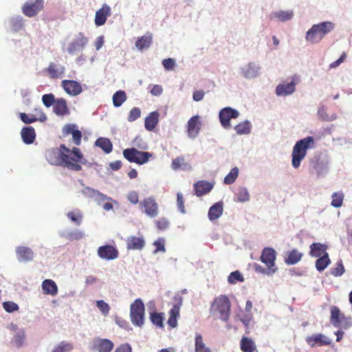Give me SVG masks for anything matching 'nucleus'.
Segmentation results:
<instances>
[{
    "mask_svg": "<svg viewBox=\"0 0 352 352\" xmlns=\"http://www.w3.org/2000/svg\"><path fill=\"white\" fill-rule=\"evenodd\" d=\"M45 156L50 164L62 166L74 171L81 170V164L86 162L83 153L79 148L74 147L72 149H69L65 144H60L59 148L47 149Z\"/></svg>",
    "mask_w": 352,
    "mask_h": 352,
    "instance_id": "nucleus-1",
    "label": "nucleus"
},
{
    "mask_svg": "<svg viewBox=\"0 0 352 352\" xmlns=\"http://www.w3.org/2000/svg\"><path fill=\"white\" fill-rule=\"evenodd\" d=\"M314 146V138L311 136L306 137L296 143L292 153V164L294 168H299L300 162L305 157L308 149Z\"/></svg>",
    "mask_w": 352,
    "mask_h": 352,
    "instance_id": "nucleus-2",
    "label": "nucleus"
},
{
    "mask_svg": "<svg viewBox=\"0 0 352 352\" xmlns=\"http://www.w3.org/2000/svg\"><path fill=\"white\" fill-rule=\"evenodd\" d=\"M210 311L212 314L218 316L221 320L228 321L231 311V302L229 298L226 295L216 297L210 305Z\"/></svg>",
    "mask_w": 352,
    "mask_h": 352,
    "instance_id": "nucleus-3",
    "label": "nucleus"
},
{
    "mask_svg": "<svg viewBox=\"0 0 352 352\" xmlns=\"http://www.w3.org/2000/svg\"><path fill=\"white\" fill-rule=\"evenodd\" d=\"M334 28L335 24L331 21H324L313 25L307 32L306 40L311 43H318Z\"/></svg>",
    "mask_w": 352,
    "mask_h": 352,
    "instance_id": "nucleus-4",
    "label": "nucleus"
},
{
    "mask_svg": "<svg viewBox=\"0 0 352 352\" xmlns=\"http://www.w3.org/2000/svg\"><path fill=\"white\" fill-rule=\"evenodd\" d=\"M330 312V322L334 327L347 329L352 326L351 318L346 317L338 307H331Z\"/></svg>",
    "mask_w": 352,
    "mask_h": 352,
    "instance_id": "nucleus-5",
    "label": "nucleus"
},
{
    "mask_svg": "<svg viewBox=\"0 0 352 352\" xmlns=\"http://www.w3.org/2000/svg\"><path fill=\"white\" fill-rule=\"evenodd\" d=\"M144 305L140 298L136 299L130 306V318L135 326L141 327L144 320Z\"/></svg>",
    "mask_w": 352,
    "mask_h": 352,
    "instance_id": "nucleus-6",
    "label": "nucleus"
},
{
    "mask_svg": "<svg viewBox=\"0 0 352 352\" xmlns=\"http://www.w3.org/2000/svg\"><path fill=\"white\" fill-rule=\"evenodd\" d=\"M123 156L129 162L142 165L148 162L152 157V154L148 152L140 151L135 148H131L124 149Z\"/></svg>",
    "mask_w": 352,
    "mask_h": 352,
    "instance_id": "nucleus-7",
    "label": "nucleus"
},
{
    "mask_svg": "<svg viewBox=\"0 0 352 352\" xmlns=\"http://www.w3.org/2000/svg\"><path fill=\"white\" fill-rule=\"evenodd\" d=\"M113 347L114 344L111 340L96 337L92 340L90 349L94 352H111Z\"/></svg>",
    "mask_w": 352,
    "mask_h": 352,
    "instance_id": "nucleus-8",
    "label": "nucleus"
},
{
    "mask_svg": "<svg viewBox=\"0 0 352 352\" xmlns=\"http://www.w3.org/2000/svg\"><path fill=\"white\" fill-rule=\"evenodd\" d=\"M44 8V0H30L22 6L23 13L28 16L33 17L37 15Z\"/></svg>",
    "mask_w": 352,
    "mask_h": 352,
    "instance_id": "nucleus-9",
    "label": "nucleus"
},
{
    "mask_svg": "<svg viewBox=\"0 0 352 352\" xmlns=\"http://www.w3.org/2000/svg\"><path fill=\"white\" fill-rule=\"evenodd\" d=\"M276 258V251L272 248H265L261 255V261L269 268V272L275 273L277 267L275 266Z\"/></svg>",
    "mask_w": 352,
    "mask_h": 352,
    "instance_id": "nucleus-10",
    "label": "nucleus"
},
{
    "mask_svg": "<svg viewBox=\"0 0 352 352\" xmlns=\"http://www.w3.org/2000/svg\"><path fill=\"white\" fill-rule=\"evenodd\" d=\"M239 116V111L231 107L223 108L219 113L220 123L226 129L231 128L230 120L232 118H236Z\"/></svg>",
    "mask_w": 352,
    "mask_h": 352,
    "instance_id": "nucleus-11",
    "label": "nucleus"
},
{
    "mask_svg": "<svg viewBox=\"0 0 352 352\" xmlns=\"http://www.w3.org/2000/svg\"><path fill=\"white\" fill-rule=\"evenodd\" d=\"M97 253L100 258L107 261L114 260L119 256V252L117 248L111 245H104L99 247Z\"/></svg>",
    "mask_w": 352,
    "mask_h": 352,
    "instance_id": "nucleus-12",
    "label": "nucleus"
},
{
    "mask_svg": "<svg viewBox=\"0 0 352 352\" xmlns=\"http://www.w3.org/2000/svg\"><path fill=\"white\" fill-rule=\"evenodd\" d=\"M61 87L67 94L72 96H76L81 94L82 91L80 84L78 82L73 80H62Z\"/></svg>",
    "mask_w": 352,
    "mask_h": 352,
    "instance_id": "nucleus-13",
    "label": "nucleus"
},
{
    "mask_svg": "<svg viewBox=\"0 0 352 352\" xmlns=\"http://www.w3.org/2000/svg\"><path fill=\"white\" fill-rule=\"evenodd\" d=\"M63 133L64 136L71 134L72 135V141L76 146L81 144L82 133L78 129V126L74 124H67L63 128Z\"/></svg>",
    "mask_w": 352,
    "mask_h": 352,
    "instance_id": "nucleus-14",
    "label": "nucleus"
},
{
    "mask_svg": "<svg viewBox=\"0 0 352 352\" xmlns=\"http://www.w3.org/2000/svg\"><path fill=\"white\" fill-rule=\"evenodd\" d=\"M140 205L144 208V212L148 217L153 218L157 216L159 212L158 205L153 197L145 198Z\"/></svg>",
    "mask_w": 352,
    "mask_h": 352,
    "instance_id": "nucleus-15",
    "label": "nucleus"
},
{
    "mask_svg": "<svg viewBox=\"0 0 352 352\" xmlns=\"http://www.w3.org/2000/svg\"><path fill=\"white\" fill-rule=\"evenodd\" d=\"M88 43V38L83 33H79L78 38L71 42L67 47V52L70 54L81 51Z\"/></svg>",
    "mask_w": 352,
    "mask_h": 352,
    "instance_id": "nucleus-16",
    "label": "nucleus"
},
{
    "mask_svg": "<svg viewBox=\"0 0 352 352\" xmlns=\"http://www.w3.org/2000/svg\"><path fill=\"white\" fill-rule=\"evenodd\" d=\"M111 15V8L106 3L103 4L96 12L95 24L96 26L103 25L109 16Z\"/></svg>",
    "mask_w": 352,
    "mask_h": 352,
    "instance_id": "nucleus-17",
    "label": "nucleus"
},
{
    "mask_svg": "<svg viewBox=\"0 0 352 352\" xmlns=\"http://www.w3.org/2000/svg\"><path fill=\"white\" fill-rule=\"evenodd\" d=\"M307 343L311 347L316 346H328L331 344V340L322 333L314 334L306 338Z\"/></svg>",
    "mask_w": 352,
    "mask_h": 352,
    "instance_id": "nucleus-18",
    "label": "nucleus"
},
{
    "mask_svg": "<svg viewBox=\"0 0 352 352\" xmlns=\"http://www.w3.org/2000/svg\"><path fill=\"white\" fill-rule=\"evenodd\" d=\"M65 68L63 65L51 62L46 68L49 77L52 79L61 78L64 76Z\"/></svg>",
    "mask_w": 352,
    "mask_h": 352,
    "instance_id": "nucleus-19",
    "label": "nucleus"
},
{
    "mask_svg": "<svg viewBox=\"0 0 352 352\" xmlns=\"http://www.w3.org/2000/svg\"><path fill=\"white\" fill-rule=\"evenodd\" d=\"M214 185L207 181L200 180L194 184L195 194L197 197H201L209 193L213 188Z\"/></svg>",
    "mask_w": 352,
    "mask_h": 352,
    "instance_id": "nucleus-20",
    "label": "nucleus"
},
{
    "mask_svg": "<svg viewBox=\"0 0 352 352\" xmlns=\"http://www.w3.org/2000/svg\"><path fill=\"white\" fill-rule=\"evenodd\" d=\"M16 254L19 261L28 262L34 258L33 251L28 247L18 246L16 248Z\"/></svg>",
    "mask_w": 352,
    "mask_h": 352,
    "instance_id": "nucleus-21",
    "label": "nucleus"
},
{
    "mask_svg": "<svg viewBox=\"0 0 352 352\" xmlns=\"http://www.w3.org/2000/svg\"><path fill=\"white\" fill-rule=\"evenodd\" d=\"M199 116H192L188 122L187 132L188 135L190 138H195L200 130Z\"/></svg>",
    "mask_w": 352,
    "mask_h": 352,
    "instance_id": "nucleus-22",
    "label": "nucleus"
},
{
    "mask_svg": "<svg viewBox=\"0 0 352 352\" xmlns=\"http://www.w3.org/2000/svg\"><path fill=\"white\" fill-rule=\"evenodd\" d=\"M240 349L243 352H258L255 342L246 336H243L240 340Z\"/></svg>",
    "mask_w": 352,
    "mask_h": 352,
    "instance_id": "nucleus-23",
    "label": "nucleus"
},
{
    "mask_svg": "<svg viewBox=\"0 0 352 352\" xmlns=\"http://www.w3.org/2000/svg\"><path fill=\"white\" fill-rule=\"evenodd\" d=\"M144 245L145 241L142 236H131L128 237L126 241V248L128 250H142Z\"/></svg>",
    "mask_w": 352,
    "mask_h": 352,
    "instance_id": "nucleus-24",
    "label": "nucleus"
},
{
    "mask_svg": "<svg viewBox=\"0 0 352 352\" xmlns=\"http://www.w3.org/2000/svg\"><path fill=\"white\" fill-rule=\"evenodd\" d=\"M21 138L26 144H30L34 142L36 138V133L32 126H25L21 129Z\"/></svg>",
    "mask_w": 352,
    "mask_h": 352,
    "instance_id": "nucleus-25",
    "label": "nucleus"
},
{
    "mask_svg": "<svg viewBox=\"0 0 352 352\" xmlns=\"http://www.w3.org/2000/svg\"><path fill=\"white\" fill-rule=\"evenodd\" d=\"M160 114L157 111H153L145 118V129L148 131H152L157 125Z\"/></svg>",
    "mask_w": 352,
    "mask_h": 352,
    "instance_id": "nucleus-26",
    "label": "nucleus"
},
{
    "mask_svg": "<svg viewBox=\"0 0 352 352\" xmlns=\"http://www.w3.org/2000/svg\"><path fill=\"white\" fill-rule=\"evenodd\" d=\"M153 43V36L150 32H147L145 35L139 37L135 42V47L139 50H143L150 47Z\"/></svg>",
    "mask_w": 352,
    "mask_h": 352,
    "instance_id": "nucleus-27",
    "label": "nucleus"
},
{
    "mask_svg": "<svg viewBox=\"0 0 352 352\" xmlns=\"http://www.w3.org/2000/svg\"><path fill=\"white\" fill-rule=\"evenodd\" d=\"M295 83L292 81L287 84H280L276 88L277 96H287L293 94L295 90Z\"/></svg>",
    "mask_w": 352,
    "mask_h": 352,
    "instance_id": "nucleus-28",
    "label": "nucleus"
},
{
    "mask_svg": "<svg viewBox=\"0 0 352 352\" xmlns=\"http://www.w3.org/2000/svg\"><path fill=\"white\" fill-rule=\"evenodd\" d=\"M53 111L58 116H65L69 113L66 100L59 98L56 100L53 105Z\"/></svg>",
    "mask_w": 352,
    "mask_h": 352,
    "instance_id": "nucleus-29",
    "label": "nucleus"
},
{
    "mask_svg": "<svg viewBox=\"0 0 352 352\" xmlns=\"http://www.w3.org/2000/svg\"><path fill=\"white\" fill-rule=\"evenodd\" d=\"M42 289L45 294L55 296L58 294V287L51 279H46L42 283Z\"/></svg>",
    "mask_w": 352,
    "mask_h": 352,
    "instance_id": "nucleus-30",
    "label": "nucleus"
},
{
    "mask_svg": "<svg viewBox=\"0 0 352 352\" xmlns=\"http://www.w3.org/2000/svg\"><path fill=\"white\" fill-rule=\"evenodd\" d=\"M223 211L222 202H217L212 206L208 211V218L210 220L213 221L219 218Z\"/></svg>",
    "mask_w": 352,
    "mask_h": 352,
    "instance_id": "nucleus-31",
    "label": "nucleus"
},
{
    "mask_svg": "<svg viewBox=\"0 0 352 352\" xmlns=\"http://www.w3.org/2000/svg\"><path fill=\"white\" fill-rule=\"evenodd\" d=\"M258 67L254 63H250L247 66L242 68V74L244 78L250 79L255 78L258 74Z\"/></svg>",
    "mask_w": 352,
    "mask_h": 352,
    "instance_id": "nucleus-32",
    "label": "nucleus"
},
{
    "mask_svg": "<svg viewBox=\"0 0 352 352\" xmlns=\"http://www.w3.org/2000/svg\"><path fill=\"white\" fill-rule=\"evenodd\" d=\"M327 246L320 243H314L310 245L309 254L313 257H320L324 254Z\"/></svg>",
    "mask_w": 352,
    "mask_h": 352,
    "instance_id": "nucleus-33",
    "label": "nucleus"
},
{
    "mask_svg": "<svg viewBox=\"0 0 352 352\" xmlns=\"http://www.w3.org/2000/svg\"><path fill=\"white\" fill-rule=\"evenodd\" d=\"M179 315V306L174 305L171 309L169 311V318L168 320V324L171 328H175L177 325V318Z\"/></svg>",
    "mask_w": 352,
    "mask_h": 352,
    "instance_id": "nucleus-34",
    "label": "nucleus"
},
{
    "mask_svg": "<svg viewBox=\"0 0 352 352\" xmlns=\"http://www.w3.org/2000/svg\"><path fill=\"white\" fill-rule=\"evenodd\" d=\"M302 253L294 249L287 253V257L285 258V261L287 265H294L302 259Z\"/></svg>",
    "mask_w": 352,
    "mask_h": 352,
    "instance_id": "nucleus-35",
    "label": "nucleus"
},
{
    "mask_svg": "<svg viewBox=\"0 0 352 352\" xmlns=\"http://www.w3.org/2000/svg\"><path fill=\"white\" fill-rule=\"evenodd\" d=\"M96 146L100 147L106 153H109L112 151L113 144L109 139L107 138H99L95 142Z\"/></svg>",
    "mask_w": 352,
    "mask_h": 352,
    "instance_id": "nucleus-36",
    "label": "nucleus"
},
{
    "mask_svg": "<svg viewBox=\"0 0 352 352\" xmlns=\"http://www.w3.org/2000/svg\"><path fill=\"white\" fill-rule=\"evenodd\" d=\"M171 167L173 170L182 168L183 170H188L190 168V165L186 162L184 157H177L172 160Z\"/></svg>",
    "mask_w": 352,
    "mask_h": 352,
    "instance_id": "nucleus-37",
    "label": "nucleus"
},
{
    "mask_svg": "<svg viewBox=\"0 0 352 352\" xmlns=\"http://www.w3.org/2000/svg\"><path fill=\"white\" fill-rule=\"evenodd\" d=\"M331 263L329 254L325 252L324 255L320 256L316 261V267L319 272L323 271Z\"/></svg>",
    "mask_w": 352,
    "mask_h": 352,
    "instance_id": "nucleus-38",
    "label": "nucleus"
},
{
    "mask_svg": "<svg viewBox=\"0 0 352 352\" xmlns=\"http://www.w3.org/2000/svg\"><path fill=\"white\" fill-rule=\"evenodd\" d=\"M195 352H211L203 342V338L199 333H197L195 336Z\"/></svg>",
    "mask_w": 352,
    "mask_h": 352,
    "instance_id": "nucleus-39",
    "label": "nucleus"
},
{
    "mask_svg": "<svg viewBox=\"0 0 352 352\" xmlns=\"http://www.w3.org/2000/svg\"><path fill=\"white\" fill-rule=\"evenodd\" d=\"M274 16L278 21L285 22L291 20L294 16V12L292 10L283 11L280 10L273 14Z\"/></svg>",
    "mask_w": 352,
    "mask_h": 352,
    "instance_id": "nucleus-40",
    "label": "nucleus"
},
{
    "mask_svg": "<svg viewBox=\"0 0 352 352\" xmlns=\"http://www.w3.org/2000/svg\"><path fill=\"white\" fill-rule=\"evenodd\" d=\"M234 130L236 131L237 134H248L251 131V126L249 121H243L234 126Z\"/></svg>",
    "mask_w": 352,
    "mask_h": 352,
    "instance_id": "nucleus-41",
    "label": "nucleus"
},
{
    "mask_svg": "<svg viewBox=\"0 0 352 352\" xmlns=\"http://www.w3.org/2000/svg\"><path fill=\"white\" fill-rule=\"evenodd\" d=\"M126 100V96L124 91H118L113 96V103L116 107H118Z\"/></svg>",
    "mask_w": 352,
    "mask_h": 352,
    "instance_id": "nucleus-42",
    "label": "nucleus"
},
{
    "mask_svg": "<svg viewBox=\"0 0 352 352\" xmlns=\"http://www.w3.org/2000/svg\"><path fill=\"white\" fill-rule=\"evenodd\" d=\"M67 216L72 222H74L77 226L80 225L83 217L82 212L78 209L69 212L67 214Z\"/></svg>",
    "mask_w": 352,
    "mask_h": 352,
    "instance_id": "nucleus-43",
    "label": "nucleus"
},
{
    "mask_svg": "<svg viewBox=\"0 0 352 352\" xmlns=\"http://www.w3.org/2000/svg\"><path fill=\"white\" fill-rule=\"evenodd\" d=\"M317 115L318 118L323 121H332L336 120L337 118L336 114L329 116L327 113V109L324 106L319 107Z\"/></svg>",
    "mask_w": 352,
    "mask_h": 352,
    "instance_id": "nucleus-44",
    "label": "nucleus"
},
{
    "mask_svg": "<svg viewBox=\"0 0 352 352\" xmlns=\"http://www.w3.org/2000/svg\"><path fill=\"white\" fill-rule=\"evenodd\" d=\"M73 349L72 343L63 341L54 347L52 352H71Z\"/></svg>",
    "mask_w": 352,
    "mask_h": 352,
    "instance_id": "nucleus-45",
    "label": "nucleus"
},
{
    "mask_svg": "<svg viewBox=\"0 0 352 352\" xmlns=\"http://www.w3.org/2000/svg\"><path fill=\"white\" fill-rule=\"evenodd\" d=\"M25 339V335L23 330H19L13 337L12 343L16 347H20L23 345Z\"/></svg>",
    "mask_w": 352,
    "mask_h": 352,
    "instance_id": "nucleus-46",
    "label": "nucleus"
},
{
    "mask_svg": "<svg viewBox=\"0 0 352 352\" xmlns=\"http://www.w3.org/2000/svg\"><path fill=\"white\" fill-rule=\"evenodd\" d=\"M235 195L237 201L239 202H245L248 201L250 199L249 192L245 188H239Z\"/></svg>",
    "mask_w": 352,
    "mask_h": 352,
    "instance_id": "nucleus-47",
    "label": "nucleus"
},
{
    "mask_svg": "<svg viewBox=\"0 0 352 352\" xmlns=\"http://www.w3.org/2000/svg\"><path fill=\"white\" fill-rule=\"evenodd\" d=\"M344 200V194L342 192H334L332 195L331 205L335 208L342 206Z\"/></svg>",
    "mask_w": 352,
    "mask_h": 352,
    "instance_id": "nucleus-48",
    "label": "nucleus"
},
{
    "mask_svg": "<svg viewBox=\"0 0 352 352\" xmlns=\"http://www.w3.org/2000/svg\"><path fill=\"white\" fill-rule=\"evenodd\" d=\"M244 280L242 274L238 270L230 273L228 278V281L230 284H236L238 282L242 283Z\"/></svg>",
    "mask_w": 352,
    "mask_h": 352,
    "instance_id": "nucleus-49",
    "label": "nucleus"
},
{
    "mask_svg": "<svg viewBox=\"0 0 352 352\" xmlns=\"http://www.w3.org/2000/svg\"><path fill=\"white\" fill-rule=\"evenodd\" d=\"M239 175V169L236 167H234L231 169L230 172L225 177L224 183L226 184H233Z\"/></svg>",
    "mask_w": 352,
    "mask_h": 352,
    "instance_id": "nucleus-50",
    "label": "nucleus"
},
{
    "mask_svg": "<svg viewBox=\"0 0 352 352\" xmlns=\"http://www.w3.org/2000/svg\"><path fill=\"white\" fill-rule=\"evenodd\" d=\"M64 236L65 239L69 241L80 240L85 236V234L82 231L76 230L66 233L64 234Z\"/></svg>",
    "mask_w": 352,
    "mask_h": 352,
    "instance_id": "nucleus-51",
    "label": "nucleus"
},
{
    "mask_svg": "<svg viewBox=\"0 0 352 352\" xmlns=\"http://www.w3.org/2000/svg\"><path fill=\"white\" fill-rule=\"evenodd\" d=\"M344 271L342 261H340L336 263V267L331 270L330 272L334 276H340L344 273Z\"/></svg>",
    "mask_w": 352,
    "mask_h": 352,
    "instance_id": "nucleus-52",
    "label": "nucleus"
},
{
    "mask_svg": "<svg viewBox=\"0 0 352 352\" xmlns=\"http://www.w3.org/2000/svg\"><path fill=\"white\" fill-rule=\"evenodd\" d=\"M151 320L153 324H155V325L160 327H163V320H164L163 314L156 313V312L152 313L151 314Z\"/></svg>",
    "mask_w": 352,
    "mask_h": 352,
    "instance_id": "nucleus-53",
    "label": "nucleus"
},
{
    "mask_svg": "<svg viewBox=\"0 0 352 352\" xmlns=\"http://www.w3.org/2000/svg\"><path fill=\"white\" fill-rule=\"evenodd\" d=\"M96 306L104 316H107L109 314L110 311V307L104 300H97Z\"/></svg>",
    "mask_w": 352,
    "mask_h": 352,
    "instance_id": "nucleus-54",
    "label": "nucleus"
},
{
    "mask_svg": "<svg viewBox=\"0 0 352 352\" xmlns=\"http://www.w3.org/2000/svg\"><path fill=\"white\" fill-rule=\"evenodd\" d=\"M140 116L141 110L138 107H133L131 109L127 120L131 122L139 118Z\"/></svg>",
    "mask_w": 352,
    "mask_h": 352,
    "instance_id": "nucleus-55",
    "label": "nucleus"
},
{
    "mask_svg": "<svg viewBox=\"0 0 352 352\" xmlns=\"http://www.w3.org/2000/svg\"><path fill=\"white\" fill-rule=\"evenodd\" d=\"M42 101L45 107H50L54 105L56 102L54 96L52 94H45L42 97Z\"/></svg>",
    "mask_w": 352,
    "mask_h": 352,
    "instance_id": "nucleus-56",
    "label": "nucleus"
},
{
    "mask_svg": "<svg viewBox=\"0 0 352 352\" xmlns=\"http://www.w3.org/2000/svg\"><path fill=\"white\" fill-rule=\"evenodd\" d=\"M3 307L4 309L9 313L17 311L19 306L16 303L12 301H7L3 303Z\"/></svg>",
    "mask_w": 352,
    "mask_h": 352,
    "instance_id": "nucleus-57",
    "label": "nucleus"
},
{
    "mask_svg": "<svg viewBox=\"0 0 352 352\" xmlns=\"http://www.w3.org/2000/svg\"><path fill=\"white\" fill-rule=\"evenodd\" d=\"M177 206L179 210L182 213H186L185 206H184V199L183 195L181 192H177Z\"/></svg>",
    "mask_w": 352,
    "mask_h": 352,
    "instance_id": "nucleus-58",
    "label": "nucleus"
},
{
    "mask_svg": "<svg viewBox=\"0 0 352 352\" xmlns=\"http://www.w3.org/2000/svg\"><path fill=\"white\" fill-rule=\"evenodd\" d=\"M162 65L166 70H173L175 66V60L171 58H166L163 60Z\"/></svg>",
    "mask_w": 352,
    "mask_h": 352,
    "instance_id": "nucleus-59",
    "label": "nucleus"
},
{
    "mask_svg": "<svg viewBox=\"0 0 352 352\" xmlns=\"http://www.w3.org/2000/svg\"><path fill=\"white\" fill-rule=\"evenodd\" d=\"M19 116L21 121L25 124L33 123L37 120V118H36L34 116L32 115L29 116L25 113H21Z\"/></svg>",
    "mask_w": 352,
    "mask_h": 352,
    "instance_id": "nucleus-60",
    "label": "nucleus"
},
{
    "mask_svg": "<svg viewBox=\"0 0 352 352\" xmlns=\"http://www.w3.org/2000/svg\"><path fill=\"white\" fill-rule=\"evenodd\" d=\"M133 145L138 148L144 150L146 148V144L143 141L142 138L140 136H137L133 140Z\"/></svg>",
    "mask_w": 352,
    "mask_h": 352,
    "instance_id": "nucleus-61",
    "label": "nucleus"
},
{
    "mask_svg": "<svg viewBox=\"0 0 352 352\" xmlns=\"http://www.w3.org/2000/svg\"><path fill=\"white\" fill-rule=\"evenodd\" d=\"M168 225L169 222L166 218H161L156 221L157 228L161 230H166L168 227Z\"/></svg>",
    "mask_w": 352,
    "mask_h": 352,
    "instance_id": "nucleus-62",
    "label": "nucleus"
},
{
    "mask_svg": "<svg viewBox=\"0 0 352 352\" xmlns=\"http://www.w3.org/2000/svg\"><path fill=\"white\" fill-rule=\"evenodd\" d=\"M128 200L133 204H136L139 201L138 194L135 191L129 192L127 195Z\"/></svg>",
    "mask_w": 352,
    "mask_h": 352,
    "instance_id": "nucleus-63",
    "label": "nucleus"
},
{
    "mask_svg": "<svg viewBox=\"0 0 352 352\" xmlns=\"http://www.w3.org/2000/svg\"><path fill=\"white\" fill-rule=\"evenodd\" d=\"M114 352H132V349L128 343H126L117 347Z\"/></svg>",
    "mask_w": 352,
    "mask_h": 352,
    "instance_id": "nucleus-64",
    "label": "nucleus"
}]
</instances>
